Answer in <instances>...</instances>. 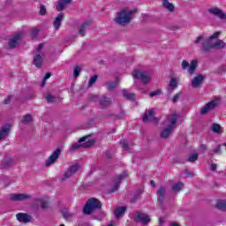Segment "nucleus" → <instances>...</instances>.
I'll return each instance as SVG.
<instances>
[{"mask_svg": "<svg viewBox=\"0 0 226 226\" xmlns=\"http://www.w3.org/2000/svg\"><path fill=\"white\" fill-rule=\"evenodd\" d=\"M208 13L215 15V17H218L221 20H226V14L220 8H210L208 9Z\"/></svg>", "mask_w": 226, "mask_h": 226, "instance_id": "15", "label": "nucleus"}, {"mask_svg": "<svg viewBox=\"0 0 226 226\" xmlns=\"http://www.w3.org/2000/svg\"><path fill=\"white\" fill-rule=\"evenodd\" d=\"M162 6L166 10L170 11L171 13L174 12V10H176V6H174V4L170 3L169 0H162Z\"/></svg>", "mask_w": 226, "mask_h": 226, "instance_id": "28", "label": "nucleus"}, {"mask_svg": "<svg viewBox=\"0 0 226 226\" xmlns=\"http://www.w3.org/2000/svg\"><path fill=\"white\" fill-rule=\"evenodd\" d=\"M96 80H98V76L97 75H94L90 78L89 79V84H88V87H91V86H93V84L96 83Z\"/></svg>", "mask_w": 226, "mask_h": 226, "instance_id": "47", "label": "nucleus"}, {"mask_svg": "<svg viewBox=\"0 0 226 226\" xmlns=\"http://www.w3.org/2000/svg\"><path fill=\"white\" fill-rule=\"evenodd\" d=\"M80 72H82V68H80V66L77 65L74 67V71H73L74 79H77V77L80 75Z\"/></svg>", "mask_w": 226, "mask_h": 226, "instance_id": "41", "label": "nucleus"}, {"mask_svg": "<svg viewBox=\"0 0 226 226\" xmlns=\"http://www.w3.org/2000/svg\"><path fill=\"white\" fill-rule=\"evenodd\" d=\"M215 207L219 209L220 211H226V201L225 200H218Z\"/></svg>", "mask_w": 226, "mask_h": 226, "instance_id": "33", "label": "nucleus"}, {"mask_svg": "<svg viewBox=\"0 0 226 226\" xmlns=\"http://www.w3.org/2000/svg\"><path fill=\"white\" fill-rule=\"evenodd\" d=\"M202 40H204V37H202V35H200L196 41H194L195 45H197L198 43H200V41H202Z\"/></svg>", "mask_w": 226, "mask_h": 226, "instance_id": "53", "label": "nucleus"}, {"mask_svg": "<svg viewBox=\"0 0 226 226\" xmlns=\"http://www.w3.org/2000/svg\"><path fill=\"white\" fill-rule=\"evenodd\" d=\"M138 11H139L137 9L130 10L128 7H124L120 11L117 12L114 21L116 24H118V26H128V24L132 22L133 15Z\"/></svg>", "mask_w": 226, "mask_h": 226, "instance_id": "1", "label": "nucleus"}, {"mask_svg": "<svg viewBox=\"0 0 226 226\" xmlns=\"http://www.w3.org/2000/svg\"><path fill=\"white\" fill-rule=\"evenodd\" d=\"M122 93H123V96H124L126 100H131V101L135 100V97H136L135 94H133V93H129L128 90H126V89H124V90L122 91Z\"/></svg>", "mask_w": 226, "mask_h": 226, "instance_id": "32", "label": "nucleus"}, {"mask_svg": "<svg viewBox=\"0 0 226 226\" xmlns=\"http://www.w3.org/2000/svg\"><path fill=\"white\" fill-rule=\"evenodd\" d=\"M226 44L223 41L218 39L215 43H214V49H225Z\"/></svg>", "mask_w": 226, "mask_h": 226, "instance_id": "36", "label": "nucleus"}, {"mask_svg": "<svg viewBox=\"0 0 226 226\" xmlns=\"http://www.w3.org/2000/svg\"><path fill=\"white\" fill-rule=\"evenodd\" d=\"M99 104L102 109H107V107H110V105H112V99L104 96L99 100Z\"/></svg>", "mask_w": 226, "mask_h": 226, "instance_id": "23", "label": "nucleus"}, {"mask_svg": "<svg viewBox=\"0 0 226 226\" xmlns=\"http://www.w3.org/2000/svg\"><path fill=\"white\" fill-rule=\"evenodd\" d=\"M134 222H136V223H141L142 225H147L149 222H151V217L147 214L138 211L134 216Z\"/></svg>", "mask_w": 226, "mask_h": 226, "instance_id": "6", "label": "nucleus"}, {"mask_svg": "<svg viewBox=\"0 0 226 226\" xmlns=\"http://www.w3.org/2000/svg\"><path fill=\"white\" fill-rule=\"evenodd\" d=\"M72 0H59L56 9V11H64V10L72 4Z\"/></svg>", "mask_w": 226, "mask_h": 226, "instance_id": "21", "label": "nucleus"}, {"mask_svg": "<svg viewBox=\"0 0 226 226\" xmlns=\"http://www.w3.org/2000/svg\"><path fill=\"white\" fill-rule=\"evenodd\" d=\"M170 124H169V126H172L174 130V128H176V124L177 123V115L173 114L170 119Z\"/></svg>", "mask_w": 226, "mask_h": 226, "instance_id": "37", "label": "nucleus"}, {"mask_svg": "<svg viewBox=\"0 0 226 226\" xmlns=\"http://www.w3.org/2000/svg\"><path fill=\"white\" fill-rule=\"evenodd\" d=\"M126 177H128V174L126 172L117 176V181L111 187V189H109V193H114V192H117L119 190V186H121V181H123V179H126Z\"/></svg>", "mask_w": 226, "mask_h": 226, "instance_id": "10", "label": "nucleus"}, {"mask_svg": "<svg viewBox=\"0 0 226 226\" xmlns=\"http://www.w3.org/2000/svg\"><path fill=\"white\" fill-rule=\"evenodd\" d=\"M108 91H114L116 88H117V86H119V82L117 80L115 81H109L106 83Z\"/></svg>", "mask_w": 226, "mask_h": 226, "instance_id": "30", "label": "nucleus"}, {"mask_svg": "<svg viewBox=\"0 0 226 226\" xmlns=\"http://www.w3.org/2000/svg\"><path fill=\"white\" fill-rule=\"evenodd\" d=\"M3 169H10L12 165H15L13 159H5L2 162Z\"/></svg>", "mask_w": 226, "mask_h": 226, "instance_id": "31", "label": "nucleus"}, {"mask_svg": "<svg viewBox=\"0 0 226 226\" xmlns=\"http://www.w3.org/2000/svg\"><path fill=\"white\" fill-rule=\"evenodd\" d=\"M47 80H45L44 79H42V82L41 84V87H45V84H46Z\"/></svg>", "mask_w": 226, "mask_h": 226, "instance_id": "59", "label": "nucleus"}, {"mask_svg": "<svg viewBox=\"0 0 226 226\" xmlns=\"http://www.w3.org/2000/svg\"><path fill=\"white\" fill-rule=\"evenodd\" d=\"M64 19V13L60 12L57 17L55 18V20L53 21V26L56 31H59L61 28V24Z\"/></svg>", "mask_w": 226, "mask_h": 226, "instance_id": "20", "label": "nucleus"}, {"mask_svg": "<svg viewBox=\"0 0 226 226\" xmlns=\"http://www.w3.org/2000/svg\"><path fill=\"white\" fill-rule=\"evenodd\" d=\"M162 222H163V218L160 217V218H159V223H160V225H162Z\"/></svg>", "mask_w": 226, "mask_h": 226, "instance_id": "62", "label": "nucleus"}, {"mask_svg": "<svg viewBox=\"0 0 226 226\" xmlns=\"http://www.w3.org/2000/svg\"><path fill=\"white\" fill-rule=\"evenodd\" d=\"M216 169H217V165H216V164H215V163L211 164L210 170H212L213 172H215V171L216 170Z\"/></svg>", "mask_w": 226, "mask_h": 226, "instance_id": "56", "label": "nucleus"}, {"mask_svg": "<svg viewBox=\"0 0 226 226\" xmlns=\"http://www.w3.org/2000/svg\"><path fill=\"white\" fill-rule=\"evenodd\" d=\"M157 202L161 209H165V197L167 195V189L164 186H160L156 192Z\"/></svg>", "mask_w": 226, "mask_h": 226, "instance_id": "5", "label": "nucleus"}, {"mask_svg": "<svg viewBox=\"0 0 226 226\" xmlns=\"http://www.w3.org/2000/svg\"><path fill=\"white\" fill-rule=\"evenodd\" d=\"M218 36H220V32H215V33H214L213 34V35H211L210 37H209V39L208 40H215V39H216V38H218Z\"/></svg>", "mask_w": 226, "mask_h": 226, "instance_id": "51", "label": "nucleus"}, {"mask_svg": "<svg viewBox=\"0 0 226 226\" xmlns=\"http://www.w3.org/2000/svg\"><path fill=\"white\" fill-rule=\"evenodd\" d=\"M10 102H11V95H9L4 102V103L5 105H8V103H10Z\"/></svg>", "mask_w": 226, "mask_h": 226, "instance_id": "54", "label": "nucleus"}, {"mask_svg": "<svg viewBox=\"0 0 226 226\" xmlns=\"http://www.w3.org/2000/svg\"><path fill=\"white\" fill-rule=\"evenodd\" d=\"M50 77H52V74L50 72H48V73L45 74L43 79L47 80L48 79H50Z\"/></svg>", "mask_w": 226, "mask_h": 226, "instance_id": "57", "label": "nucleus"}, {"mask_svg": "<svg viewBox=\"0 0 226 226\" xmlns=\"http://www.w3.org/2000/svg\"><path fill=\"white\" fill-rule=\"evenodd\" d=\"M139 199H140V196L137 193H135L133 195V197L131 199V202L134 203V202H137V200H139Z\"/></svg>", "mask_w": 226, "mask_h": 226, "instance_id": "50", "label": "nucleus"}, {"mask_svg": "<svg viewBox=\"0 0 226 226\" xmlns=\"http://www.w3.org/2000/svg\"><path fill=\"white\" fill-rule=\"evenodd\" d=\"M150 185L154 188L156 186V184L154 180H151Z\"/></svg>", "mask_w": 226, "mask_h": 226, "instance_id": "61", "label": "nucleus"}, {"mask_svg": "<svg viewBox=\"0 0 226 226\" xmlns=\"http://www.w3.org/2000/svg\"><path fill=\"white\" fill-rule=\"evenodd\" d=\"M197 160H199V154H193L188 157L187 162L193 163L194 162H197Z\"/></svg>", "mask_w": 226, "mask_h": 226, "instance_id": "42", "label": "nucleus"}, {"mask_svg": "<svg viewBox=\"0 0 226 226\" xmlns=\"http://www.w3.org/2000/svg\"><path fill=\"white\" fill-rule=\"evenodd\" d=\"M143 123H154L158 124V117H154V109H149L148 111L145 112L142 119Z\"/></svg>", "mask_w": 226, "mask_h": 226, "instance_id": "8", "label": "nucleus"}, {"mask_svg": "<svg viewBox=\"0 0 226 226\" xmlns=\"http://www.w3.org/2000/svg\"><path fill=\"white\" fill-rule=\"evenodd\" d=\"M60 155H61V148H56L46 161L45 166L50 167V165L56 163Z\"/></svg>", "mask_w": 226, "mask_h": 226, "instance_id": "9", "label": "nucleus"}, {"mask_svg": "<svg viewBox=\"0 0 226 226\" xmlns=\"http://www.w3.org/2000/svg\"><path fill=\"white\" fill-rule=\"evenodd\" d=\"M39 15L45 16L47 15V7L44 4L41 5L39 10Z\"/></svg>", "mask_w": 226, "mask_h": 226, "instance_id": "46", "label": "nucleus"}, {"mask_svg": "<svg viewBox=\"0 0 226 226\" xmlns=\"http://www.w3.org/2000/svg\"><path fill=\"white\" fill-rule=\"evenodd\" d=\"M106 157H108L109 159L112 158V154H106Z\"/></svg>", "mask_w": 226, "mask_h": 226, "instance_id": "63", "label": "nucleus"}, {"mask_svg": "<svg viewBox=\"0 0 226 226\" xmlns=\"http://www.w3.org/2000/svg\"><path fill=\"white\" fill-rule=\"evenodd\" d=\"M120 144L122 145V147H123L124 151H129L130 150V146L128 145V141H126V139H121Z\"/></svg>", "mask_w": 226, "mask_h": 226, "instance_id": "40", "label": "nucleus"}, {"mask_svg": "<svg viewBox=\"0 0 226 226\" xmlns=\"http://www.w3.org/2000/svg\"><path fill=\"white\" fill-rule=\"evenodd\" d=\"M142 192H144L142 189H139L136 194H139V196L140 197V194L142 193Z\"/></svg>", "mask_w": 226, "mask_h": 226, "instance_id": "60", "label": "nucleus"}, {"mask_svg": "<svg viewBox=\"0 0 226 226\" xmlns=\"http://www.w3.org/2000/svg\"><path fill=\"white\" fill-rule=\"evenodd\" d=\"M20 34L14 35L13 38L9 41V49H15V47H17V44L19 43V40H20Z\"/></svg>", "mask_w": 226, "mask_h": 226, "instance_id": "25", "label": "nucleus"}, {"mask_svg": "<svg viewBox=\"0 0 226 226\" xmlns=\"http://www.w3.org/2000/svg\"><path fill=\"white\" fill-rule=\"evenodd\" d=\"M33 121V117L30 114L23 116V118L21 120L22 124H26L27 123H31Z\"/></svg>", "mask_w": 226, "mask_h": 226, "instance_id": "38", "label": "nucleus"}, {"mask_svg": "<svg viewBox=\"0 0 226 226\" xmlns=\"http://www.w3.org/2000/svg\"><path fill=\"white\" fill-rule=\"evenodd\" d=\"M43 49V43H40L36 49V52H41Z\"/></svg>", "mask_w": 226, "mask_h": 226, "instance_id": "55", "label": "nucleus"}, {"mask_svg": "<svg viewBox=\"0 0 226 226\" xmlns=\"http://www.w3.org/2000/svg\"><path fill=\"white\" fill-rule=\"evenodd\" d=\"M29 199H31V196L24 193H12L10 196V200L14 202H20L22 200H27Z\"/></svg>", "mask_w": 226, "mask_h": 226, "instance_id": "14", "label": "nucleus"}, {"mask_svg": "<svg viewBox=\"0 0 226 226\" xmlns=\"http://www.w3.org/2000/svg\"><path fill=\"white\" fill-rule=\"evenodd\" d=\"M41 207L42 211H47L50 206L49 205V201L41 200Z\"/></svg>", "mask_w": 226, "mask_h": 226, "instance_id": "44", "label": "nucleus"}, {"mask_svg": "<svg viewBox=\"0 0 226 226\" xmlns=\"http://www.w3.org/2000/svg\"><path fill=\"white\" fill-rule=\"evenodd\" d=\"M200 147L202 151H206V149H207V147L205 144H201Z\"/></svg>", "mask_w": 226, "mask_h": 226, "instance_id": "58", "label": "nucleus"}, {"mask_svg": "<svg viewBox=\"0 0 226 226\" xmlns=\"http://www.w3.org/2000/svg\"><path fill=\"white\" fill-rule=\"evenodd\" d=\"M222 154V145H218L214 151L210 152V154Z\"/></svg>", "mask_w": 226, "mask_h": 226, "instance_id": "45", "label": "nucleus"}, {"mask_svg": "<svg viewBox=\"0 0 226 226\" xmlns=\"http://www.w3.org/2000/svg\"><path fill=\"white\" fill-rule=\"evenodd\" d=\"M45 100H46V102H48V103H54L56 102V96H54L50 94H47Z\"/></svg>", "mask_w": 226, "mask_h": 226, "instance_id": "39", "label": "nucleus"}, {"mask_svg": "<svg viewBox=\"0 0 226 226\" xmlns=\"http://www.w3.org/2000/svg\"><path fill=\"white\" fill-rule=\"evenodd\" d=\"M132 77L137 80H140V82L145 85L151 82V74L147 72H142L140 70L133 71Z\"/></svg>", "mask_w": 226, "mask_h": 226, "instance_id": "4", "label": "nucleus"}, {"mask_svg": "<svg viewBox=\"0 0 226 226\" xmlns=\"http://www.w3.org/2000/svg\"><path fill=\"white\" fill-rule=\"evenodd\" d=\"M89 137H93V134H89V135L83 136L82 138H80L78 140V143L73 144L71 147V151H77V149H80V147H83L85 149H89V147H93L94 146V144L96 143V140L89 139L88 141L86 142V140H87V139H89ZM82 142H85V143H82Z\"/></svg>", "mask_w": 226, "mask_h": 226, "instance_id": "2", "label": "nucleus"}, {"mask_svg": "<svg viewBox=\"0 0 226 226\" xmlns=\"http://www.w3.org/2000/svg\"><path fill=\"white\" fill-rule=\"evenodd\" d=\"M162 94V90L158 89L156 91H153L149 94L150 98H154V96H158Z\"/></svg>", "mask_w": 226, "mask_h": 226, "instance_id": "48", "label": "nucleus"}, {"mask_svg": "<svg viewBox=\"0 0 226 226\" xmlns=\"http://www.w3.org/2000/svg\"><path fill=\"white\" fill-rule=\"evenodd\" d=\"M10 132H11V125L10 124L3 125L0 129V140H4L10 135Z\"/></svg>", "mask_w": 226, "mask_h": 226, "instance_id": "12", "label": "nucleus"}, {"mask_svg": "<svg viewBox=\"0 0 226 226\" xmlns=\"http://www.w3.org/2000/svg\"><path fill=\"white\" fill-rule=\"evenodd\" d=\"M216 108V102L215 101H211L209 102H207L202 109L200 111V115L201 116H206V114H207V112H210V110H213L214 109Z\"/></svg>", "mask_w": 226, "mask_h": 226, "instance_id": "16", "label": "nucleus"}, {"mask_svg": "<svg viewBox=\"0 0 226 226\" xmlns=\"http://www.w3.org/2000/svg\"><path fill=\"white\" fill-rule=\"evenodd\" d=\"M34 64L36 68H41V64H43V56L40 54H36L34 57Z\"/></svg>", "mask_w": 226, "mask_h": 226, "instance_id": "27", "label": "nucleus"}, {"mask_svg": "<svg viewBox=\"0 0 226 226\" xmlns=\"http://www.w3.org/2000/svg\"><path fill=\"white\" fill-rule=\"evenodd\" d=\"M96 209H102V202L98 199L92 198L87 201L83 208V213L84 215H91Z\"/></svg>", "mask_w": 226, "mask_h": 226, "instance_id": "3", "label": "nucleus"}, {"mask_svg": "<svg viewBox=\"0 0 226 226\" xmlns=\"http://www.w3.org/2000/svg\"><path fill=\"white\" fill-rule=\"evenodd\" d=\"M182 70H188V73L193 75V73H195V70H197V60H192L191 64L188 61L183 60Z\"/></svg>", "mask_w": 226, "mask_h": 226, "instance_id": "7", "label": "nucleus"}, {"mask_svg": "<svg viewBox=\"0 0 226 226\" xmlns=\"http://www.w3.org/2000/svg\"><path fill=\"white\" fill-rule=\"evenodd\" d=\"M126 207H118L113 211V215L117 220H120L121 216H123L126 213Z\"/></svg>", "mask_w": 226, "mask_h": 226, "instance_id": "22", "label": "nucleus"}, {"mask_svg": "<svg viewBox=\"0 0 226 226\" xmlns=\"http://www.w3.org/2000/svg\"><path fill=\"white\" fill-rule=\"evenodd\" d=\"M91 24L92 22L90 20L82 23L80 29L78 31V34H80V36H86V29H87Z\"/></svg>", "mask_w": 226, "mask_h": 226, "instance_id": "26", "label": "nucleus"}, {"mask_svg": "<svg viewBox=\"0 0 226 226\" xmlns=\"http://www.w3.org/2000/svg\"><path fill=\"white\" fill-rule=\"evenodd\" d=\"M79 170V164H74L72 166H70L66 172L64 174V176L61 178V181H66V179H70L73 174L78 172Z\"/></svg>", "mask_w": 226, "mask_h": 226, "instance_id": "11", "label": "nucleus"}, {"mask_svg": "<svg viewBox=\"0 0 226 226\" xmlns=\"http://www.w3.org/2000/svg\"><path fill=\"white\" fill-rule=\"evenodd\" d=\"M204 80H206V77L202 74H198L196 77H194V79L192 80V86L194 89H197V87H199V86H200V84H202V82H204Z\"/></svg>", "mask_w": 226, "mask_h": 226, "instance_id": "19", "label": "nucleus"}, {"mask_svg": "<svg viewBox=\"0 0 226 226\" xmlns=\"http://www.w3.org/2000/svg\"><path fill=\"white\" fill-rule=\"evenodd\" d=\"M211 130L214 133L221 134L222 133V125H220L219 124H213L211 126Z\"/></svg>", "mask_w": 226, "mask_h": 226, "instance_id": "35", "label": "nucleus"}, {"mask_svg": "<svg viewBox=\"0 0 226 226\" xmlns=\"http://www.w3.org/2000/svg\"><path fill=\"white\" fill-rule=\"evenodd\" d=\"M16 218L20 223H29L33 220V215L26 213H18Z\"/></svg>", "mask_w": 226, "mask_h": 226, "instance_id": "13", "label": "nucleus"}, {"mask_svg": "<svg viewBox=\"0 0 226 226\" xmlns=\"http://www.w3.org/2000/svg\"><path fill=\"white\" fill-rule=\"evenodd\" d=\"M40 30H38V28H34L31 32V35H32V40H34V38H36L38 36V32Z\"/></svg>", "mask_w": 226, "mask_h": 226, "instance_id": "49", "label": "nucleus"}, {"mask_svg": "<svg viewBox=\"0 0 226 226\" xmlns=\"http://www.w3.org/2000/svg\"><path fill=\"white\" fill-rule=\"evenodd\" d=\"M62 215L65 220H71V218H73V216H75V214L70 212L68 209L62 210Z\"/></svg>", "mask_w": 226, "mask_h": 226, "instance_id": "34", "label": "nucleus"}, {"mask_svg": "<svg viewBox=\"0 0 226 226\" xmlns=\"http://www.w3.org/2000/svg\"><path fill=\"white\" fill-rule=\"evenodd\" d=\"M172 132H174V127L172 125H168L160 133L161 139H163V140H166V139H169L172 135Z\"/></svg>", "mask_w": 226, "mask_h": 226, "instance_id": "17", "label": "nucleus"}, {"mask_svg": "<svg viewBox=\"0 0 226 226\" xmlns=\"http://www.w3.org/2000/svg\"><path fill=\"white\" fill-rule=\"evenodd\" d=\"M225 72H226L225 65H222L219 67L218 73H225Z\"/></svg>", "mask_w": 226, "mask_h": 226, "instance_id": "52", "label": "nucleus"}, {"mask_svg": "<svg viewBox=\"0 0 226 226\" xmlns=\"http://www.w3.org/2000/svg\"><path fill=\"white\" fill-rule=\"evenodd\" d=\"M183 188H185V184H183V182H177L172 185L171 190L174 193H179Z\"/></svg>", "mask_w": 226, "mask_h": 226, "instance_id": "29", "label": "nucleus"}, {"mask_svg": "<svg viewBox=\"0 0 226 226\" xmlns=\"http://www.w3.org/2000/svg\"><path fill=\"white\" fill-rule=\"evenodd\" d=\"M181 96H183V91L178 92L177 94H176L173 96L172 102L176 103V102H179V98H181Z\"/></svg>", "mask_w": 226, "mask_h": 226, "instance_id": "43", "label": "nucleus"}, {"mask_svg": "<svg viewBox=\"0 0 226 226\" xmlns=\"http://www.w3.org/2000/svg\"><path fill=\"white\" fill-rule=\"evenodd\" d=\"M188 175L190 176V177H193V176H195V174H193L192 172L188 173Z\"/></svg>", "mask_w": 226, "mask_h": 226, "instance_id": "64", "label": "nucleus"}, {"mask_svg": "<svg viewBox=\"0 0 226 226\" xmlns=\"http://www.w3.org/2000/svg\"><path fill=\"white\" fill-rule=\"evenodd\" d=\"M212 49H215V42L211 40L207 39V41H203L201 46V50L205 53L211 52Z\"/></svg>", "mask_w": 226, "mask_h": 226, "instance_id": "18", "label": "nucleus"}, {"mask_svg": "<svg viewBox=\"0 0 226 226\" xmlns=\"http://www.w3.org/2000/svg\"><path fill=\"white\" fill-rule=\"evenodd\" d=\"M174 89H177V79L176 78H172L168 86V94H172L174 93Z\"/></svg>", "mask_w": 226, "mask_h": 226, "instance_id": "24", "label": "nucleus"}]
</instances>
